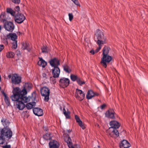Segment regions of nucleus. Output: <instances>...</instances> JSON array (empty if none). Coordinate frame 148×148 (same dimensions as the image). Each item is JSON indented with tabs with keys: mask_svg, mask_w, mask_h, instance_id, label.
<instances>
[{
	"mask_svg": "<svg viewBox=\"0 0 148 148\" xmlns=\"http://www.w3.org/2000/svg\"><path fill=\"white\" fill-rule=\"evenodd\" d=\"M109 124L111 127L107 131L108 134L112 137H118L119 133L117 129L120 127V124L114 120L110 121Z\"/></svg>",
	"mask_w": 148,
	"mask_h": 148,
	"instance_id": "nucleus-1",
	"label": "nucleus"
},
{
	"mask_svg": "<svg viewBox=\"0 0 148 148\" xmlns=\"http://www.w3.org/2000/svg\"><path fill=\"white\" fill-rule=\"evenodd\" d=\"M12 135V132L9 127L0 129V144H3L5 139H10Z\"/></svg>",
	"mask_w": 148,
	"mask_h": 148,
	"instance_id": "nucleus-2",
	"label": "nucleus"
},
{
	"mask_svg": "<svg viewBox=\"0 0 148 148\" xmlns=\"http://www.w3.org/2000/svg\"><path fill=\"white\" fill-rule=\"evenodd\" d=\"M106 39V37L104 35V31L99 29H97L94 37L95 41L97 44L98 45L105 44Z\"/></svg>",
	"mask_w": 148,
	"mask_h": 148,
	"instance_id": "nucleus-3",
	"label": "nucleus"
},
{
	"mask_svg": "<svg viewBox=\"0 0 148 148\" xmlns=\"http://www.w3.org/2000/svg\"><path fill=\"white\" fill-rule=\"evenodd\" d=\"M30 97H27L26 96L22 95L21 97L20 100L16 101V106L19 110H23L25 107V103H27L30 101Z\"/></svg>",
	"mask_w": 148,
	"mask_h": 148,
	"instance_id": "nucleus-4",
	"label": "nucleus"
},
{
	"mask_svg": "<svg viewBox=\"0 0 148 148\" xmlns=\"http://www.w3.org/2000/svg\"><path fill=\"white\" fill-rule=\"evenodd\" d=\"M13 95L11 96V98L13 101H16L20 100L21 97L22 96L23 94L21 93L19 87H17L13 88Z\"/></svg>",
	"mask_w": 148,
	"mask_h": 148,
	"instance_id": "nucleus-5",
	"label": "nucleus"
},
{
	"mask_svg": "<svg viewBox=\"0 0 148 148\" xmlns=\"http://www.w3.org/2000/svg\"><path fill=\"white\" fill-rule=\"evenodd\" d=\"M40 91L42 96L44 97V101L48 102L49 99V89L46 87H43L40 89Z\"/></svg>",
	"mask_w": 148,
	"mask_h": 148,
	"instance_id": "nucleus-6",
	"label": "nucleus"
},
{
	"mask_svg": "<svg viewBox=\"0 0 148 148\" xmlns=\"http://www.w3.org/2000/svg\"><path fill=\"white\" fill-rule=\"evenodd\" d=\"M4 27L6 30L12 32L14 29L15 25L12 22L7 21L4 23Z\"/></svg>",
	"mask_w": 148,
	"mask_h": 148,
	"instance_id": "nucleus-7",
	"label": "nucleus"
},
{
	"mask_svg": "<svg viewBox=\"0 0 148 148\" xmlns=\"http://www.w3.org/2000/svg\"><path fill=\"white\" fill-rule=\"evenodd\" d=\"M112 59L111 56L109 55H104L101 58V63L105 68L107 67V63H108L110 62Z\"/></svg>",
	"mask_w": 148,
	"mask_h": 148,
	"instance_id": "nucleus-8",
	"label": "nucleus"
},
{
	"mask_svg": "<svg viewBox=\"0 0 148 148\" xmlns=\"http://www.w3.org/2000/svg\"><path fill=\"white\" fill-rule=\"evenodd\" d=\"M65 141L67 143L69 148H80L79 145H73L70 137L68 135H66L64 138Z\"/></svg>",
	"mask_w": 148,
	"mask_h": 148,
	"instance_id": "nucleus-9",
	"label": "nucleus"
},
{
	"mask_svg": "<svg viewBox=\"0 0 148 148\" xmlns=\"http://www.w3.org/2000/svg\"><path fill=\"white\" fill-rule=\"evenodd\" d=\"M21 77L16 74H13L12 77L11 81L13 85L19 84L21 82Z\"/></svg>",
	"mask_w": 148,
	"mask_h": 148,
	"instance_id": "nucleus-10",
	"label": "nucleus"
},
{
	"mask_svg": "<svg viewBox=\"0 0 148 148\" xmlns=\"http://www.w3.org/2000/svg\"><path fill=\"white\" fill-rule=\"evenodd\" d=\"M85 96V93L84 92L78 88L76 89L75 96L77 99L82 101L84 99Z\"/></svg>",
	"mask_w": 148,
	"mask_h": 148,
	"instance_id": "nucleus-11",
	"label": "nucleus"
},
{
	"mask_svg": "<svg viewBox=\"0 0 148 148\" xmlns=\"http://www.w3.org/2000/svg\"><path fill=\"white\" fill-rule=\"evenodd\" d=\"M32 84L29 83H25L23 85V88L21 91V93L22 94L23 96H25L27 94V91H29L32 88Z\"/></svg>",
	"mask_w": 148,
	"mask_h": 148,
	"instance_id": "nucleus-12",
	"label": "nucleus"
},
{
	"mask_svg": "<svg viewBox=\"0 0 148 148\" xmlns=\"http://www.w3.org/2000/svg\"><path fill=\"white\" fill-rule=\"evenodd\" d=\"M25 19L24 15L21 13H17L14 16V19L16 22L21 23L23 22Z\"/></svg>",
	"mask_w": 148,
	"mask_h": 148,
	"instance_id": "nucleus-13",
	"label": "nucleus"
},
{
	"mask_svg": "<svg viewBox=\"0 0 148 148\" xmlns=\"http://www.w3.org/2000/svg\"><path fill=\"white\" fill-rule=\"evenodd\" d=\"M69 79L65 77L61 78L59 81L60 85L62 88L67 87L69 85Z\"/></svg>",
	"mask_w": 148,
	"mask_h": 148,
	"instance_id": "nucleus-14",
	"label": "nucleus"
},
{
	"mask_svg": "<svg viewBox=\"0 0 148 148\" xmlns=\"http://www.w3.org/2000/svg\"><path fill=\"white\" fill-rule=\"evenodd\" d=\"M50 65L53 68L58 67L60 64V60L56 58L51 59L49 62Z\"/></svg>",
	"mask_w": 148,
	"mask_h": 148,
	"instance_id": "nucleus-15",
	"label": "nucleus"
},
{
	"mask_svg": "<svg viewBox=\"0 0 148 148\" xmlns=\"http://www.w3.org/2000/svg\"><path fill=\"white\" fill-rule=\"evenodd\" d=\"M60 72L59 68L58 67H55L52 69V74L54 78H58L59 77Z\"/></svg>",
	"mask_w": 148,
	"mask_h": 148,
	"instance_id": "nucleus-16",
	"label": "nucleus"
},
{
	"mask_svg": "<svg viewBox=\"0 0 148 148\" xmlns=\"http://www.w3.org/2000/svg\"><path fill=\"white\" fill-rule=\"evenodd\" d=\"M114 113V111L112 109H109L106 111L105 114L106 117L113 119L115 118Z\"/></svg>",
	"mask_w": 148,
	"mask_h": 148,
	"instance_id": "nucleus-17",
	"label": "nucleus"
},
{
	"mask_svg": "<svg viewBox=\"0 0 148 148\" xmlns=\"http://www.w3.org/2000/svg\"><path fill=\"white\" fill-rule=\"evenodd\" d=\"M33 111L34 113L38 116H41L43 114L42 110L39 108H33Z\"/></svg>",
	"mask_w": 148,
	"mask_h": 148,
	"instance_id": "nucleus-18",
	"label": "nucleus"
},
{
	"mask_svg": "<svg viewBox=\"0 0 148 148\" xmlns=\"http://www.w3.org/2000/svg\"><path fill=\"white\" fill-rule=\"evenodd\" d=\"M49 145L50 148H58L59 146V143L54 140L50 141Z\"/></svg>",
	"mask_w": 148,
	"mask_h": 148,
	"instance_id": "nucleus-19",
	"label": "nucleus"
},
{
	"mask_svg": "<svg viewBox=\"0 0 148 148\" xmlns=\"http://www.w3.org/2000/svg\"><path fill=\"white\" fill-rule=\"evenodd\" d=\"M120 148H128L130 147L131 145L126 140H123L120 144Z\"/></svg>",
	"mask_w": 148,
	"mask_h": 148,
	"instance_id": "nucleus-20",
	"label": "nucleus"
},
{
	"mask_svg": "<svg viewBox=\"0 0 148 148\" xmlns=\"http://www.w3.org/2000/svg\"><path fill=\"white\" fill-rule=\"evenodd\" d=\"M1 122L3 125L4 126V127H8L10 122L7 118H3L1 120Z\"/></svg>",
	"mask_w": 148,
	"mask_h": 148,
	"instance_id": "nucleus-21",
	"label": "nucleus"
},
{
	"mask_svg": "<svg viewBox=\"0 0 148 148\" xmlns=\"http://www.w3.org/2000/svg\"><path fill=\"white\" fill-rule=\"evenodd\" d=\"M39 61L38 63V64L40 66L45 68L47 65V62L43 59L41 57H39Z\"/></svg>",
	"mask_w": 148,
	"mask_h": 148,
	"instance_id": "nucleus-22",
	"label": "nucleus"
},
{
	"mask_svg": "<svg viewBox=\"0 0 148 148\" xmlns=\"http://www.w3.org/2000/svg\"><path fill=\"white\" fill-rule=\"evenodd\" d=\"M7 18L6 17V13L5 12H2L0 14V21L4 23L7 21Z\"/></svg>",
	"mask_w": 148,
	"mask_h": 148,
	"instance_id": "nucleus-23",
	"label": "nucleus"
},
{
	"mask_svg": "<svg viewBox=\"0 0 148 148\" xmlns=\"http://www.w3.org/2000/svg\"><path fill=\"white\" fill-rule=\"evenodd\" d=\"M1 92L4 96V101L6 105L8 106H9L10 104V102L7 95L3 91H1Z\"/></svg>",
	"mask_w": 148,
	"mask_h": 148,
	"instance_id": "nucleus-24",
	"label": "nucleus"
},
{
	"mask_svg": "<svg viewBox=\"0 0 148 148\" xmlns=\"http://www.w3.org/2000/svg\"><path fill=\"white\" fill-rule=\"evenodd\" d=\"M7 37L8 38H10V39L12 40H13L14 42L17 41L16 40L17 38V36L15 33H10L7 36Z\"/></svg>",
	"mask_w": 148,
	"mask_h": 148,
	"instance_id": "nucleus-25",
	"label": "nucleus"
},
{
	"mask_svg": "<svg viewBox=\"0 0 148 148\" xmlns=\"http://www.w3.org/2000/svg\"><path fill=\"white\" fill-rule=\"evenodd\" d=\"M22 44L23 49H27L28 51H30L31 48L29 46V44L28 42L25 41L22 42Z\"/></svg>",
	"mask_w": 148,
	"mask_h": 148,
	"instance_id": "nucleus-26",
	"label": "nucleus"
},
{
	"mask_svg": "<svg viewBox=\"0 0 148 148\" xmlns=\"http://www.w3.org/2000/svg\"><path fill=\"white\" fill-rule=\"evenodd\" d=\"M94 92L92 90H90L87 92L86 95V98L88 99H92L93 97H94Z\"/></svg>",
	"mask_w": 148,
	"mask_h": 148,
	"instance_id": "nucleus-27",
	"label": "nucleus"
},
{
	"mask_svg": "<svg viewBox=\"0 0 148 148\" xmlns=\"http://www.w3.org/2000/svg\"><path fill=\"white\" fill-rule=\"evenodd\" d=\"M6 11L7 13L10 14L12 16H14L16 15V12L11 8H7Z\"/></svg>",
	"mask_w": 148,
	"mask_h": 148,
	"instance_id": "nucleus-28",
	"label": "nucleus"
},
{
	"mask_svg": "<svg viewBox=\"0 0 148 148\" xmlns=\"http://www.w3.org/2000/svg\"><path fill=\"white\" fill-rule=\"evenodd\" d=\"M43 138L46 140H49L51 139L52 137L51 136V133L50 132H48L46 133L43 136Z\"/></svg>",
	"mask_w": 148,
	"mask_h": 148,
	"instance_id": "nucleus-29",
	"label": "nucleus"
},
{
	"mask_svg": "<svg viewBox=\"0 0 148 148\" xmlns=\"http://www.w3.org/2000/svg\"><path fill=\"white\" fill-rule=\"evenodd\" d=\"M110 48L107 46H105L103 49V55H108Z\"/></svg>",
	"mask_w": 148,
	"mask_h": 148,
	"instance_id": "nucleus-30",
	"label": "nucleus"
},
{
	"mask_svg": "<svg viewBox=\"0 0 148 148\" xmlns=\"http://www.w3.org/2000/svg\"><path fill=\"white\" fill-rule=\"evenodd\" d=\"M36 103L35 102L29 103H27L26 106V107L28 109H31L33 108L36 105Z\"/></svg>",
	"mask_w": 148,
	"mask_h": 148,
	"instance_id": "nucleus-31",
	"label": "nucleus"
},
{
	"mask_svg": "<svg viewBox=\"0 0 148 148\" xmlns=\"http://www.w3.org/2000/svg\"><path fill=\"white\" fill-rule=\"evenodd\" d=\"M63 67L64 70L66 73H69L71 72V70L68 65H64Z\"/></svg>",
	"mask_w": 148,
	"mask_h": 148,
	"instance_id": "nucleus-32",
	"label": "nucleus"
},
{
	"mask_svg": "<svg viewBox=\"0 0 148 148\" xmlns=\"http://www.w3.org/2000/svg\"><path fill=\"white\" fill-rule=\"evenodd\" d=\"M14 53L12 51L9 52L6 54V57L8 58H13L14 57Z\"/></svg>",
	"mask_w": 148,
	"mask_h": 148,
	"instance_id": "nucleus-33",
	"label": "nucleus"
},
{
	"mask_svg": "<svg viewBox=\"0 0 148 148\" xmlns=\"http://www.w3.org/2000/svg\"><path fill=\"white\" fill-rule=\"evenodd\" d=\"M79 77H77V75L71 74L70 75V78L71 80L73 82L77 81Z\"/></svg>",
	"mask_w": 148,
	"mask_h": 148,
	"instance_id": "nucleus-34",
	"label": "nucleus"
},
{
	"mask_svg": "<svg viewBox=\"0 0 148 148\" xmlns=\"http://www.w3.org/2000/svg\"><path fill=\"white\" fill-rule=\"evenodd\" d=\"M78 84L80 86L85 84V82L84 80H82L81 78L79 77L76 81Z\"/></svg>",
	"mask_w": 148,
	"mask_h": 148,
	"instance_id": "nucleus-35",
	"label": "nucleus"
},
{
	"mask_svg": "<svg viewBox=\"0 0 148 148\" xmlns=\"http://www.w3.org/2000/svg\"><path fill=\"white\" fill-rule=\"evenodd\" d=\"M41 49L42 50V52L43 53H47L48 52L47 47L46 46H43L41 47Z\"/></svg>",
	"mask_w": 148,
	"mask_h": 148,
	"instance_id": "nucleus-36",
	"label": "nucleus"
},
{
	"mask_svg": "<svg viewBox=\"0 0 148 148\" xmlns=\"http://www.w3.org/2000/svg\"><path fill=\"white\" fill-rule=\"evenodd\" d=\"M75 117L77 123H81V121H82L80 120L78 116L76 115L75 116Z\"/></svg>",
	"mask_w": 148,
	"mask_h": 148,
	"instance_id": "nucleus-37",
	"label": "nucleus"
},
{
	"mask_svg": "<svg viewBox=\"0 0 148 148\" xmlns=\"http://www.w3.org/2000/svg\"><path fill=\"white\" fill-rule=\"evenodd\" d=\"M64 114L65 116L66 119L70 118V112L69 111H67V112L65 114Z\"/></svg>",
	"mask_w": 148,
	"mask_h": 148,
	"instance_id": "nucleus-38",
	"label": "nucleus"
},
{
	"mask_svg": "<svg viewBox=\"0 0 148 148\" xmlns=\"http://www.w3.org/2000/svg\"><path fill=\"white\" fill-rule=\"evenodd\" d=\"M12 48L16 49L17 47V41L14 42L12 43Z\"/></svg>",
	"mask_w": 148,
	"mask_h": 148,
	"instance_id": "nucleus-39",
	"label": "nucleus"
},
{
	"mask_svg": "<svg viewBox=\"0 0 148 148\" xmlns=\"http://www.w3.org/2000/svg\"><path fill=\"white\" fill-rule=\"evenodd\" d=\"M101 44H100L99 45H99V47L95 50V53H97L101 49L102 47Z\"/></svg>",
	"mask_w": 148,
	"mask_h": 148,
	"instance_id": "nucleus-40",
	"label": "nucleus"
},
{
	"mask_svg": "<svg viewBox=\"0 0 148 148\" xmlns=\"http://www.w3.org/2000/svg\"><path fill=\"white\" fill-rule=\"evenodd\" d=\"M78 123L79 125L82 128V129L83 130L85 128V127L82 121H81V123Z\"/></svg>",
	"mask_w": 148,
	"mask_h": 148,
	"instance_id": "nucleus-41",
	"label": "nucleus"
},
{
	"mask_svg": "<svg viewBox=\"0 0 148 148\" xmlns=\"http://www.w3.org/2000/svg\"><path fill=\"white\" fill-rule=\"evenodd\" d=\"M69 20L70 21H71L73 18V16L72 13H69Z\"/></svg>",
	"mask_w": 148,
	"mask_h": 148,
	"instance_id": "nucleus-42",
	"label": "nucleus"
},
{
	"mask_svg": "<svg viewBox=\"0 0 148 148\" xmlns=\"http://www.w3.org/2000/svg\"><path fill=\"white\" fill-rule=\"evenodd\" d=\"M14 10L15 11L19 13L20 11V7L19 6H16Z\"/></svg>",
	"mask_w": 148,
	"mask_h": 148,
	"instance_id": "nucleus-43",
	"label": "nucleus"
},
{
	"mask_svg": "<svg viewBox=\"0 0 148 148\" xmlns=\"http://www.w3.org/2000/svg\"><path fill=\"white\" fill-rule=\"evenodd\" d=\"M12 2L17 4H19L20 2V0H11Z\"/></svg>",
	"mask_w": 148,
	"mask_h": 148,
	"instance_id": "nucleus-44",
	"label": "nucleus"
},
{
	"mask_svg": "<svg viewBox=\"0 0 148 148\" xmlns=\"http://www.w3.org/2000/svg\"><path fill=\"white\" fill-rule=\"evenodd\" d=\"M74 3L77 5H79V3L77 0H73L72 1Z\"/></svg>",
	"mask_w": 148,
	"mask_h": 148,
	"instance_id": "nucleus-45",
	"label": "nucleus"
},
{
	"mask_svg": "<svg viewBox=\"0 0 148 148\" xmlns=\"http://www.w3.org/2000/svg\"><path fill=\"white\" fill-rule=\"evenodd\" d=\"M3 148H11V146L10 145H6L2 146Z\"/></svg>",
	"mask_w": 148,
	"mask_h": 148,
	"instance_id": "nucleus-46",
	"label": "nucleus"
},
{
	"mask_svg": "<svg viewBox=\"0 0 148 148\" xmlns=\"http://www.w3.org/2000/svg\"><path fill=\"white\" fill-rule=\"evenodd\" d=\"M4 48V46L3 45H0V52H1Z\"/></svg>",
	"mask_w": 148,
	"mask_h": 148,
	"instance_id": "nucleus-47",
	"label": "nucleus"
},
{
	"mask_svg": "<svg viewBox=\"0 0 148 148\" xmlns=\"http://www.w3.org/2000/svg\"><path fill=\"white\" fill-rule=\"evenodd\" d=\"M106 106V104H103L101 106L100 108H101V109H102L103 108L105 107Z\"/></svg>",
	"mask_w": 148,
	"mask_h": 148,
	"instance_id": "nucleus-48",
	"label": "nucleus"
},
{
	"mask_svg": "<svg viewBox=\"0 0 148 148\" xmlns=\"http://www.w3.org/2000/svg\"><path fill=\"white\" fill-rule=\"evenodd\" d=\"M94 97L95 96H97L99 95V94L97 92H94Z\"/></svg>",
	"mask_w": 148,
	"mask_h": 148,
	"instance_id": "nucleus-49",
	"label": "nucleus"
},
{
	"mask_svg": "<svg viewBox=\"0 0 148 148\" xmlns=\"http://www.w3.org/2000/svg\"><path fill=\"white\" fill-rule=\"evenodd\" d=\"M90 53H91L93 55L94 54V53H95V52L94 50H90Z\"/></svg>",
	"mask_w": 148,
	"mask_h": 148,
	"instance_id": "nucleus-50",
	"label": "nucleus"
},
{
	"mask_svg": "<svg viewBox=\"0 0 148 148\" xmlns=\"http://www.w3.org/2000/svg\"><path fill=\"white\" fill-rule=\"evenodd\" d=\"M42 76L43 77L45 78H47V77H46L47 76V75L45 73H43L42 74Z\"/></svg>",
	"mask_w": 148,
	"mask_h": 148,
	"instance_id": "nucleus-51",
	"label": "nucleus"
},
{
	"mask_svg": "<svg viewBox=\"0 0 148 148\" xmlns=\"http://www.w3.org/2000/svg\"><path fill=\"white\" fill-rule=\"evenodd\" d=\"M67 112L66 111L64 107V108L63 109V113L64 114H65Z\"/></svg>",
	"mask_w": 148,
	"mask_h": 148,
	"instance_id": "nucleus-52",
	"label": "nucleus"
},
{
	"mask_svg": "<svg viewBox=\"0 0 148 148\" xmlns=\"http://www.w3.org/2000/svg\"><path fill=\"white\" fill-rule=\"evenodd\" d=\"M11 75H9L8 76V77L10 79L11 77L12 78Z\"/></svg>",
	"mask_w": 148,
	"mask_h": 148,
	"instance_id": "nucleus-53",
	"label": "nucleus"
},
{
	"mask_svg": "<svg viewBox=\"0 0 148 148\" xmlns=\"http://www.w3.org/2000/svg\"><path fill=\"white\" fill-rule=\"evenodd\" d=\"M53 84H55L56 82V80L55 79H54V80H53Z\"/></svg>",
	"mask_w": 148,
	"mask_h": 148,
	"instance_id": "nucleus-54",
	"label": "nucleus"
},
{
	"mask_svg": "<svg viewBox=\"0 0 148 148\" xmlns=\"http://www.w3.org/2000/svg\"><path fill=\"white\" fill-rule=\"evenodd\" d=\"M1 75H0V82H1Z\"/></svg>",
	"mask_w": 148,
	"mask_h": 148,
	"instance_id": "nucleus-55",
	"label": "nucleus"
},
{
	"mask_svg": "<svg viewBox=\"0 0 148 148\" xmlns=\"http://www.w3.org/2000/svg\"><path fill=\"white\" fill-rule=\"evenodd\" d=\"M1 29V26L0 25V30Z\"/></svg>",
	"mask_w": 148,
	"mask_h": 148,
	"instance_id": "nucleus-56",
	"label": "nucleus"
},
{
	"mask_svg": "<svg viewBox=\"0 0 148 148\" xmlns=\"http://www.w3.org/2000/svg\"><path fill=\"white\" fill-rule=\"evenodd\" d=\"M60 109L61 110H62V107L61 106L60 107Z\"/></svg>",
	"mask_w": 148,
	"mask_h": 148,
	"instance_id": "nucleus-57",
	"label": "nucleus"
},
{
	"mask_svg": "<svg viewBox=\"0 0 148 148\" xmlns=\"http://www.w3.org/2000/svg\"><path fill=\"white\" fill-rule=\"evenodd\" d=\"M72 1L73 0H71Z\"/></svg>",
	"mask_w": 148,
	"mask_h": 148,
	"instance_id": "nucleus-58",
	"label": "nucleus"
}]
</instances>
